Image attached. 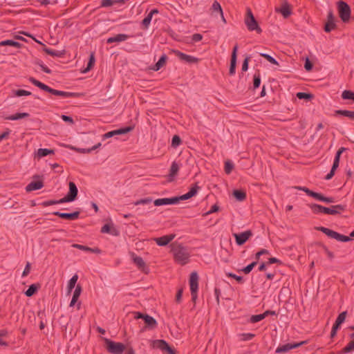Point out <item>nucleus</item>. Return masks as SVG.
I'll use <instances>...</instances> for the list:
<instances>
[{
	"label": "nucleus",
	"mask_w": 354,
	"mask_h": 354,
	"mask_svg": "<svg viewBox=\"0 0 354 354\" xmlns=\"http://www.w3.org/2000/svg\"><path fill=\"white\" fill-rule=\"evenodd\" d=\"M171 252L174 256V261L181 266H185L189 262L191 257L188 250L180 243H174L171 245Z\"/></svg>",
	"instance_id": "nucleus-1"
},
{
	"label": "nucleus",
	"mask_w": 354,
	"mask_h": 354,
	"mask_svg": "<svg viewBox=\"0 0 354 354\" xmlns=\"http://www.w3.org/2000/svg\"><path fill=\"white\" fill-rule=\"evenodd\" d=\"M198 189L199 187L196 184L191 187L190 190L187 193L180 196V197L158 198L155 200L153 203L156 206L176 204L180 201L187 200L194 196L197 194Z\"/></svg>",
	"instance_id": "nucleus-2"
},
{
	"label": "nucleus",
	"mask_w": 354,
	"mask_h": 354,
	"mask_svg": "<svg viewBox=\"0 0 354 354\" xmlns=\"http://www.w3.org/2000/svg\"><path fill=\"white\" fill-rule=\"evenodd\" d=\"M29 81L37 86L40 89L48 92L54 95L60 96L62 97H80L83 95V94L80 93H73V92H66L62 91H58L54 88H50V86L46 85L45 84L39 82V80L35 79L34 77H30Z\"/></svg>",
	"instance_id": "nucleus-3"
},
{
	"label": "nucleus",
	"mask_w": 354,
	"mask_h": 354,
	"mask_svg": "<svg viewBox=\"0 0 354 354\" xmlns=\"http://www.w3.org/2000/svg\"><path fill=\"white\" fill-rule=\"evenodd\" d=\"M244 21L248 30H255L259 34L262 32V30L259 26L257 20L255 19L251 9L249 8H247L246 10V15L245 17Z\"/></svg>",
	"instance_id": "nucleus-4"
},
{
	"label": "nucleus",
	"mask_w": 354,
	"mask_h": 354,
	"mask_svg": "<svg viewBox=\"0 0 354 354\" xmlns=\"http://www.w3.org/2000/svg\"><path fill=\"white\" fill-rule=\"evenodd\" d=\"M104 342L108 352L111 354H122L125 350V346L121 342H116L105 338Z\"/></svg>",
	"instance_id": "nucleus-5"
},
{
	"label": "nucleus",
	"mask_w": 354,
	"mask_h": 354,
	"mask_svg": "<svg viewBox=\"0 0 354 354\" xmlns=\"http://www.w3.org/2000/svg\"><path fill=\"white\" fill-rule=\"evenodd\" d=\"M295 189L304 192L307 195L314 198L315 199H316L317 201L326 202L328 203L334 202V199L333 198L326 197L319 193H317V192H315L309 189L308 188H307L306 187L296 186V187H295Z\"/></svg>",
	"instance_id": "nucleus-6"
},
{
	"label": "nucleus",
	"mask_w": 354,
	"mask_h": 354,
	"mask_svg": "<svg viewBox=\"0 0 354 354\" xmlns=\"http://www.w3.org/2000/svg\"><path fill=\"white\" fill-rule=\"evenodd\" d=\"M192 299L195 302L198 297V275L196 272H192L189 276V280Z\"/></svg>",
	"instance_id": "nucleus-7"
},
{
	"label": "nucleus",
	"mask_w": 354,
	"mask_h": 354,
	"mask_svg": "<svg viewBox=\"0 0 354 354\" xmlns=\"http://www.w3.org/2000/svg\"><path fill=\"white\" fill-rule=\"evenodd\" d=\"M337 10L340 19L344 22H348L351 17V8L344 1H340L337 3Z\"/></svg>",
	"instance_id": "nucleus-8"
},
{
	"label": "nucleus",
	"mask_w": 354,
	"mask_h": 354,
	"mask_svg": "<svg viewBox=\"0 0 354 354\" xmlns=\"http://www.w3.org/2000/svg\"><path fill=\"white\" fill-rule=\"evenodd\" d=\"M318 230L322 232L328 237L336 239L339 241L342 242H347L351 240L350 237L339 234L337 232H335L332 230L326 228L325 227H319L317 228Z\"/></svg>",
	"instance_id": "nucleus-9"
},
{
	"label": "nucleus",
	"mask_w": 354,
	"mask_h": 354,
	"mask_svg": "<svg viewBox=\"0 0 354 354\" xmlns=\"http://www.w3.org/2000/svg\"><path fill=\"white\" fill-rule=\"evenodd\" d=\"M68 187L69 191L67 195L60 199V203L71 202L76 198L78 192L76 185L73 182H69Z\"/></svg>",
	"instance_id": "nucleus-10"
},
{
	"label": "nucleus",
	"mask_w": 354,
	"mask_h": 354,
	"mask_svg": "<svg viewBox=\"0 0 354 354\" xmlns=\"http://www.w3.org/2000/svg\"><path fill=\"white\" fill-rule=\"evenodd\" d=\"M344 150H345L344 147H341L337 151L335 156V159L333 161V164L331 170L325 177L326 180H330L334 176L335 171L338 168L339 165L340 156H341L342 153L344 151Z\"/></svg>",
	"instance_id": "nucleus-11"
},
{
	"label": "nucleus",
	"mask_w": 354,
	"mask_h": 354,
	"mask_svg": "<svg viewBox=\"0 0 354 354\" xmlns=\"http://www.w3.org/2000/svg\"><path fill=\"white\" fill-rule=\"evenodd\" d=\"M152 346L155 348H158L168 354H176L175 351L171 348L165 340L162 339H157L153 341Z\"/></svg>",
	"instance_id": "nucleus-12"
},
{
	"label": "nucleus",
	"mask_w": 354,
	"mask_h": 354,
	"mask_svg": "<svg viewBox=\"0 0 354 354\" xmlns=\"http://www.w3.org/2000/svg\"><path fill=\"white\" fill-rule=\"evenodd\" d=\"M173 53L176 55L181 61L189 64H196L199 62V59L192 55H187L179 50H173Z\"/></svg>",
	"instance_id": "nucleus-13"
},
{
	"label": "nucleus",
	"mask_w": 354,
	"mask_h": 354,
	"mask_svg": "<svg viewBox=\"0 0 354 354\" xmlns=\"http://www.w3.org/2000/svg\"><path fill=\"white\" fill-rule=\"evenodd\" d=\"M252 236V232L250 230H247L240 234H234L236 243L238 245H243Z\"/></svg>",
	"instance_id": "nucleus-14"
},
{
	"label": "nucleus",
	"mask_w": 354,
	"mask_h": 354,
	"mask_svg": "<svg viewBox=\"0 0 354 354\" xmlns=\"http://www.w3.org/2000/svg\"><path fill=\"white\" fill-rule=\"evenodd\" d=\"M306 344V342H300L298 343H294V344H286L282 346H280L277 348L276 353H285L287 352L291 349L296 348L299 347L301 345H304Z\"/></svg>",
	"instance_id": "nucleus-15"
},
{
	"label": "nucleus",
	"mask_w": 354,
	"mask_h": 354,
	"mask_svg": "<svg viewBox=\"0 0 354 354\" xmlns=\"http://www.w3.org/2000/svg\"><path fill=\"white\" fill-rule=\"evenodd\" d=\"M336 28L335 19L332 12H330L328 15L327 21L324 26V30L327 32L335 30Z\"/></svg>",
	"instance_id": "nucleus-16"
},
{
	"label": "nucleus",
	"mask_w": 354,
	"mask_h": 354,
	"mask_svg": "<svg viewBox=\"0 0 354 354\" xmlns=\"http://www.w3.org/2000/svg\"><path fill=\"white\" fill-rule=\"evenodd\" d=\"M133 129V127H127L114 131H109L104 135V138H109L115 135H121L130 132Z\"/></svg>",
	"instance_id": "nucleus-17"
},
{
	"label": "nucleus",
	"mask_w": 354,
	"mask_h": 354,
	"mask_svg": "<svg viewBox=\"0 0 354 354\" xmlns=\"http://www.w3.org/2000/svg\"><path fill=\"white\" fill-rule=\"evenodd\" d=\"M237 50H238V46L236 45L233 48V50L232 53V57H231L230 66V70H229V73L231 75H233L235 73L236 57H237Z\"/></svg>",
	"instance_id": "nucleus-18"
},
{
	"label": "nucleus",
	"mask_w": 354,
	"mask_h": 354,
	"mask_svg": "<svg viewBox=\"0 0 354 354\" xmlns=\"http://www.w3.org/2000/svg\"><path fill=\"white\" fill-rule=\"evenodd\" d=\"M175 238V234H171L161 237L155 238V242L160 246L167 245Z\"/></svg>",
	"instance_id": "nucleus-19"
},
{
	"label": "nucleus",
	"mask_w": 354,
	"mask_h": 354,
	"mask_svg": "<svg viewBox=\"0 0 354 354\" xmlns=\"http://www.w3.org/2000/svg\"><path fill=\"white\" fill-rule=\"evenodd\" d=\"M100 146H101V144L98 143L97 145L93 146L91 149H82V148H77V147H75L71 146V145H65V147L68 148L69 149H71L73 151H75L76 152L81 153H88L91 152L92 151L97 149Z\"/></svg>",
	"instance_id": "nucleus-20"
},
{
	"label": "nucleus",
	"mask_w": 354,
	"mask_h": 354,
	"mask_svg": "<svg viewBox=\"0 0 354 354\" xmlns=\"http://www.w3.org/2000/svg\"><path fill=\"white\" fill-rule=\"evenodd\" d=\"M43 187L44 183L42 180L32 181L26 187V192H30L35 190L40 189Z\"/></svg>",
	"instance_id": "nucleus-21"
},
{
	"label": "nucleus",
	"mask_w": 354,
	"mask_h": 354,
	"mask_svg": "<svg viewBox=\"0 0 354 354\" xmlns=\"http://www.w3.org/2000/svg\"><path fill=\"white\" fill-rule=\"evenodd\" d=\"M54 214L62 218L68 220H75L79 217L80 213L78 212H75L73 213H61L59 212H56L54 213Z\"/></svg>",
	"instance_id": "nucleus-22"
},
{
	"label": "nucleus",
	"mask_w": 354,
	"mask_h": 354,
	"mask_svg": "<svg viewBox=\"0 0 354 354\" xmlns=\"http://www.w3.org/2000/svg\"><path fill=\"white\" fill-rule=\"evenodd\" d=\"M129 37H130V36L128 35H126V34H118L114 37L108 38L106 42L108 44H111L113 42L124 41Z\"/></svg>",
	"instance_id": "nucleus-23"
},
{
	"label": "nucleus",
	"mask_w": 354,
	"mask_h": 354,
	"mask_svg": "<svg viewBox=\"0 0 354 354\" xmlns=\"http://www.w3.org/2000/svg\"><path fill=\"white\" fill-rule=\"evenodd\" d=\"M133 262L136 264L138 269L144 270L145 268V263L142 257L136 255L134 253L131 254Z\"/></svg>",
	"instance_id": "nucleus-24"
},
{
	"label": "nucleus",
	"mask_w": 354,
	"mask_h": 354,
	"mask_svg": "<svg viewBox=\"0 0 354 354\" xmlns=\"http://www.w3.org/2000/svg\"><path fill=\"white\" fill-rule=\"evenodd\" d=\"M344 208L340 205H333L330 207L324 208V214L334 215L338 214L340 211L343 210Z\"/></svg>",
	"instance_id": "nucleus-25"
},
{
	"label": "nucleus",
	"mask_w": 354,
	"mask_h": 354,
	"mask_svg": "<svg viewBox=\"0 0 354 354\" xmlns=\"http://www.w3.org/2000/svg\"><path fill=\"white\" fill-rule=\"evenodd\" d=\"M157 13H158V10L157 9H153V10H151V12L147 15V16L142 21V24L144 26V28H145V29L148 28V27L151 23V19L153 17V15L154 14H157Z\"/></svg>",
	"instance_id": "nucleus-26"
},
{
	"label": "nucleus",
	"mask_w": 354,
	"mask_h": 354,
	"mask_svg": "<svg viewBox=\"0 0 354 354\" xmlns=\"http://www.w3.org/2000/svg\"><path fill=\"white\" fill-rule=\"evenodd\" d=\"M82 292V287L80 285H77L73 292V297L70 303V306L72 307L75 306L76 302L77 301L80 295Z\"/></svg>",
	"instance_id": "nucleus-27"
},
{
	"label": "nucleus",
	"mask_w": 354,
	"mask_h": 354,
	"mask_svg": "<svg viewBox=\"0 0 354 354\" xmlns=\"http://www.w3.org/2000/svg\"><path fill=\"white\" fill-rule=\"evenodd\" d=\"M178 171H179L178 165L176 162H172L171 168H170V171H169V181L171 182V181L174 180L175 176L177 175Z\"/></svg>",
	"instance_id": "nucleus-28"
},
{
	"label": "nucleus",
	"mask_w": 354,
	"mask_h": 354,
	"mask_svg": "<svg viewBox=\"0 0 354 354\" xmlns=\"http://www.w3.org/2000/svg\"><path fill=\"white\" fill-rule=\"evenodd\" d=\"M285 18L290 16L291 14V10L289 4L285 1L282 3L281 8L278 10Z\"/></svg>",
	"instance_id": "nucleus-29"
},
{
	"label": "nucleus",
	"mask_w": 354,
	"mask_h": 354,
	"mask_svg": "<svg viewBox=\"0 0 354 354\" xmlns=\"http://www.w3.org/2000/svg\"><path fill=\"white\" fill-rule=\"evenodd\" d=\"M102 233H109L113 235L117 234V230L114 228L113 223L105 224L101 229Z\"/></svg>",
	"instance_id": "nucleus-30"
},
{
	"label": "nucleus",
	"mask_w": 354,
	"mask_h": 354,
	"mask_svg": "<svg viewBox=\"0 0 354 354\" xmlns=\"http://www.w3.org/2000/svg\"><path fill=\"white\" fill-rule=\"evenodd\" d=\"M308 207L310 209V210L312 211V212L315 214H324V212L325 207L322 206L320 205L315 204V203H311V204L308 205Z\"/></svg>",
	"instance_id": "nucleus-31"
},
{
	"label": "nucleus",
	"mask_w": 354,
	"mask_h": 354,
	"mask_svg": "<svg viewBox=\"0 0 354 354\" xmlns=\"http://www.w3.org/2000/svg\"><path fill=\"white\" fill-rule=\"evenodd\" d=\"M50 154H54L53 150L48 149H39L35 155V158H41Z\"/></svg>",
	"instance_id": "nucleus-32"
},
{
	"label": "nucleus",
	"mask_w": 354,
	"mask_h": 354,
	"mask_svg": "<svg viewBox=\"0 0 354 354\" xmlns=\"http://www.w3.org/2000/svg\"><path fill=\"white\" fill-rule=\"evenodd\" d=\"M167 59V57L166 55H162L158 62L154 65L152 68V70L155 71H159L162 66H164L166 64Z\"/></svg>",
	"instance_id": "nucleus-33"
},
{
	"label": "nucleus",
	"mask_w": 354,
	"mask_h": 354,
	"mask_svg": "<svg viewBox=\"0 0 354 354\" xmlns=\"http://www.w3.org/2000/svg\"><path fill=\"white\" fill-rule=\"evenodd\" d=\"M274 312L266 311L265 313L259 315H252L250 318L252 323H257L263 319L268 314H273Z\"/></svg>",
	"instance_id": "nucleus-34"
},
{
	"label": "nucleus",
	"mask_w": 354,
	"mask_h": 354,
	"mask_svg": "<svg viewBox=\"0 0 354 354\" xmlns=\"http://www.w3.org/2000/svg\"><path fill=\"white\" fill-rule=\"evenodd\" d=\"M29 117L28 113H18L14 115H11L5 118L7 120H17Z\"/></svg>",
	"instance_id": "nucleus-35"
},
{
	"label": "nucleus",
	"mask_w": 354,
	"mask_h": 354,
	"mask_svg": "<svg viewBox=\"0 0 354 354\" xmlns=\"http://www.w3.org/2000/svg\"><path fill=\"white\" fill-rule=\"evenodd\" d=\"M144 322L150 328H154L157 326V322L156 319L148 315H146L145 317Z\"/></svg>",
	"instance_id": "nucleus-36"
},
{
	"label": "nucleus",
	"mask_w": 354,
	"mask_h": 354,
	"mask_svg": "<svg viewBox=\"0 0 354 354\" xmlns=\"http://www.w3.org/2000/svg\"><path fill=\"white\" fill-rule=\"evenodd\" d=\"M40 286L38 283L32 284L29 286L28 289L25 292V295L27 297H32L37 292Z\"/></svg>",
	"instance_id": "nucleus-37"
},
{
	"label": "nucleus",
	"mask_w": 354,
	"mask_h": 354,
	"mask_svg": "<svg viewBox=\"0 0 354 354\" xmlns=\"http://www.w3.org/2000/svg\"><path fill=\"white\" fill-rule=\"evenodd\" d=\"M78 280V275L77 274H74L72 278L68 281L67 285L68 293L70 294L73 289L75 288V284Z\"/></svg>",
	"instance_id": "nucleus-38"
},
{
	"label": "nucleus",
	"mask_w": 354,
	"mask_h": 354,
	"mask_svg": "<svg viewBox=\"0 0 354 354\" xmlns=\"http://www.w3.org/2000/svg\"><path fill=\"white\" fill-rule=\"evenodd\" d=\"M114 3H121L124 4V0H102L101 2V6L102 7H109L113 6Z\"/></svg>",
	"instance_id": "nucleus-39"
},
{
	"label": "nucleus",
	"mask_w": 354,
	"mask_h": 354,
	"mask_svg": "<svg viewBox=\"0 0 354 354\" xmlns=\"http://www.w3.org/2000/svg\"><path fill=\"white\" fill-rule=\"evenodd\" d=\"M233 195L239 201H243L246 198L245 192L241 190H234L233 192Z\"/></svg>",
	"instance_id": "nucleus-40"
},
{
	"label": "nucleus",
	"mask_w": 354,
	"mask_h": 354,
	"mask_svg": "<svg viewBox=\"0 0 354 354\" xmlns=\"http://www.w3.org/2000/svg\"><path fill=\"white\" fill-rule=\"evenodd\" d=\"M342 97L344 100H351L354 101V92L348 90H345L342 92Z\"/></svg>",
	"instance_id": "nucleus-41"
},
{
	"label": "nucleus",
	"mask_w": 354,
	"mask_h": 354,
	"mask_svg": "<svg viewBox=\"0 0 354 354\" xmlns=\"http://www.w3.org/2000/svg\"><path fill=\"white\" fill-rule=\"evenodd\" d=\"M253 86H254V88L256 89L258 87H259L260 84H261V75H260V73L259 72L257 73H255L254 76H253Z\"/></svg>",
	"instance_id": "nucleus-42"
},
{
	"label": "nucleus",
	"mask_w": 354,
	"mask_h": 354,
	"mask_svg": "<svg viewBox=\"0 0 354 354\" xmlns=\"http://www.w3.org/2000/svg\"><path fill=\"white\" fill-rule=\"evenodd\" d=\"M13 94L16 97L28 96L31 95V92L23 89H19L13 91Z\"/></svg>",
	"instance_id": "nucleus-43"
},
{
	"label": "nucleus",
	"mask_w": 354,
	"mask_h": 354,
	"mask_svg": "<svg viewBox=\"0 0 354 354\" xmlns=\"http://www.w3.org/2000/svg\"><path fill=\"white\" fill-rule=\"evenodd\" d=\"M95 60L94 54L91 53L90 55V58H89L88 64H87V67L83 72L86 73L88 71H90L93 67V66L95 64Z\"/></svg>",
	"instance_id": "nucleus-44"
},
{
	"label": "nucleus",
	"mask_w": 354,
	"mask_h": 354,
	"mask_svg": "<svg viewBox=\"0 0 354 354\" xmlns=\"http://www.w3.org/2000/svg\"><path fill=\"white\" fill-rule=\"evenodd\" d=\"M254 337L252 333H241L239 335V340L241 341H249Z\"/></svg>",
	"instance_id": "nucleus-45"
},
{
	"label": "nucleus",
	"mask_w": 354,
	"mask_h": 354,
	"mask_svg": "<svg viewBox=\"0 0 354 354\" xmlns=\"http://www.w3.org/2000/svg\"><path fill=\"white\" fill-rule=\"evenodd\" d=\"M337 113L352 119L354 118V111L347 110H339L337 111Z\"/></svg>",
	"instance_id": "nucleus-46"
},
{
	"label": "nucleus",
	"mask_w": 354,
	"mask_h": 354,
	"mask_svg": "<svg viewBox=\"0 0 354 354\" xmlns=\"http://www.w3.org/2000/svg\"><path fill=\"white\" fill-rule=\"evenodd\" d=\"M260 55L263 57H264L267 61H268L270 63L277 65H279V62L272 57L270 55L266 54V53H260Z\"/></svg>",
	"instance_id": "nucleus-47"
},
{
	"label": "nucleus",
	"mask_w": 354,
	"mask_h": 354,
	"mask_svg": "<svg viewBox=\"0 0 354 354\" xmlns=\"http://www.w3.org/2000/svg\"><path fill=\"white\" fill-rule=\"evenodd\" d=\"M211 10L213 11V12H218L219 14H222V12H223V9L220 5V3L215 1L212 6V8H211Z\"/></svg>",
	"instance_id": "nucleus-48"
},
{
	"label": "nucleus",
	"mask_w": 354,
	"mask_h": 354,
	"mask_svg": "<svg viewBox=\"0 0 354 354\" xmlns=\"http://www.w3.org/2000/svg\"><path fill=\"white\" fill-rule=\"evenodd\" d=\"M225 171L227 174H229L231 173L232 169H234V165L230 161L227 160L225 162Z\"/></svg>",
	"instance_id": "nucleus-49"
},
{
	"label": "nucleus",
	"mask_w": 354,
	"mask_h": 354,
	"mask_svg": "<svg viewBox=\"0 0 354 354\" xmlns=\"http://www.w3.org/2000/svg\"><path fill=\"white\" fill-rule=\"evenodd\" d=\"M346 317V312L341 313L338 315V317L335 321V322L337 323V325H341L345 321Z\"/></svg>",
	"instance_id": "nucleus-50"
},
{
	"label": "nucleus",
	"mask_w": 354,
	"mask_h": 354,
	"mask_svg": "<svg viewBox=\"0 0 354 354\" xmlns=\"http://www.w3.org/2000/svg\"><path fill=\"white\" fill-rule=\"evenodd\" d=\"M257 265V261H254L250 265L247 266L244 268L242 269V272H243L245 274H249L252 270L254 268V267Z\"/></svg>",
	"instance_id": "nucleus-51"
},
{
	"label": "nucleus",
	"mask_w": 354,
	"mask_h": 354,
	"mask_svg": "<svg viewBox=\"0 0 354 354\" xmlns=\"http://www.w3.org/2000/svg\"><path fill=\"white\" fill-rule=\"evenodd\" d=\"M354 350V339L350 342L344 348V353H349Z\"/></svg>",
	"instance_id": "nucleus-52"
},
{
	"label": "nucleus",
	"mask_w": 354,
	"mask_h": 354,
	"mask_svg": "<svg viewBox=\"0 0 354 354\" xmlns=\"http://www.w3.org/2000/svg\"><path fill=\"white\" fill-rule=\"evenodd\" d=\"M8 332L6 330H0V346H8V343L2 339V337L6 336Z\"/></svg>",
	"instance_id": "nucleus-53"
},
{
	"label": "nucleus",
	"mask_w": 354,
	"mask_h": 354,
	"mask_svg": "<svg viewBox=\"0 0 354 354\" xmlns=\"http://www.w3.org/2000/svg\"><path fill=\"white\" fill-rule=\"evenodd\" d=\"M151 201H152L151 198H146L140 199V200L136 201L134 203V205H145V204L150 203L151 202Z\"/></svg>",
	"instance_id": "nucleus-54"
},
{
	"label": "nucleus",
	"mask_w": 354,
	"mask_h": 354,
	"mask_svg": "<svg viewBox=\"0 0 354 354\" xmlns=\"http://www.w3.org/2000/svg\"><path fill=\"white\" fill-rule=\"evenodd\" d=\"M72 247L79 249V250H83V251H86V252H89V250H91V248H89V247H87V246H85L83 245L77 244V243L73 244Z\"/></svg>",
	"instance_id": "nucleus-55"
},
{
	"label": "nucleus",
	"mask_w": 354,
	"mask_h": 354,
	"mask_svg": "<svg viewBox=\"0 0 354 354\" xmlns=\"http://www.w3.org/2000/svg\"><path fill=\"white\" fill-rule=\"evenodd\" d=\"M181 142L180 138L178 136H174L172 138L171 145L174 147L178 146Z\"/></svg>",
	"instance_id": "nucleus-56"
},
{
	"label": "nucleus",
	"mask_w": 354,
	"mask_h": 354,
	"mask_svg": "<svg viewBox=\"0 0 354 354\" xmlns=\"http://www.w3.org/2000/svg\"><path fill=\"white\" fill-rule=\"evenodd\" d=\"M297 97L299 99H310L312 95L306 93L299 92L297 93Z\"/></svg>",
	"instance_id": "nucleus-57"
},
{
	"label": "nucleus",
	"mask_w": 354,
	"mask_h": 354,
	"mask_svg": "<svg viewBox=\"0 0 354 354\" xmlns=\"http://www.w3.org/2000/svg\"><path fill=\"white\" fill-rule=\"evenodd\" d=\"M227 275L229 277H232V278L234 279L237 282H239L240 283H243V281L242 277L237 276V275H236L234 274H232V273H227Z\"/></svg>",
	"instance_id": "nucleus-58"
},
{
	"label": "nucleus",
	"mask_w": 354,
	"mask_h": 354,
	"mask_svg": "<svg viewBox=\"0 0 354 354\" xmlns=\"http://www.w3.org/2000/svg\"><path fill=\"white\" fill-rule=\"evenodd\" d=\"M45 52L48 54V55H52V56H55V57H59L61 55V54L59 53V52L58 51H55V50H53L51 49H49V48H46L44 50Z\"/></svg>",
	"instance_id": "nucleus-59"
},
{
	"label": "nucleus",
	"mask_w": 354,
	"mask_h": 354,
	"mask_svg": "<svg viewBox=\"0 0 354 354\" xmlns=\"http://www.w3.org/2000/svg\"><path fill=\"white\" fill-rule=\"evenodd\" d=\"M10 133V129H6L4 132L1 133L0 134V141H2L3 140L8 138Z\"/></svg>",
	"instance_id": "nucleus-60"
},
{
	"label": "nucleus",
	"mask_w": 354,
	"mask_h": 354,
	"mask_svg": "<svg viewBox=\"0 0 354 354\" xmlns=\"http://www.w3.org/2000/svg\"><path fill=\"white\" fill-rule=\"evenodd\" d=\"M183 288L178 289L176 296V300L178 303L181 301L182 296H183Z\"/></svg>",
	"instance_id": "nucleus-61"
},
{
	"label": "nucleus",
	"mask_w": 354,
	"mask_h": 354,
	"mask_svg": "<svg viewBox=\"0 0 354 354\" xmlns=\"http://www.w3.org/2000/svg\"><path fill=\"white\" fill-rule=\"evenodd\" d=\"M61 118L64 121H65L66 122H68L71 124H74V120H73V119L71 117H69V116H67V115H62L61 116Z\"/></svg>",
	"instance_id": "nucleus-62"
},
{
	"label": "nucleus",
	"mask_w": 354,
	"mask_h": 354,
	"mask_svg": "<svg viewBox=\"0 0 354 354\" xmlns=\"http://www.w3.org/2000/svg\"><path fill=\"white\" fill-rule=\"evenodd\" d=\"M269 254L268 250H267L266 249H262V250H261L259 252H258L256 254V259L259 260L261 255H263V254Z\"/></svg>",
	"instance_id": "nucleus-63"
},
{
	"label": "nucleus",
	"mask_w": 354,
	"mask_h": 354,
	"mask_svg": "<svg viewBox=\"0 0 354 354\" xmlns=\"http://www.w3.org/2000/svg\"><path fill=\"white\" fill-rule=\"evenodd\" d=\"M203 36L201 34L196 33L192 35V40L195 42L202 40Z\"/></svg>",
	"instance_id": "nucleus-64"
}]
</instances>
